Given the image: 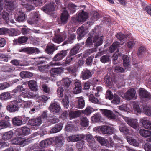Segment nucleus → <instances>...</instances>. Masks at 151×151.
I'll list each match as a JSON object with an SVG mask.
<instances>
[{
	"mask_svg": "<svg viewBox=\"0 0 151 151\" xmlns=\"http://www.w3.org/2000/svg\"><path fill=\"white\" fill-rule=\"evenodd\" d=\"M18 17L17 21L19 22H23L25 19V15L24 13L22 12H19L18 13Z\"/></svg>",
	"mask_w": 151,
	"mask_h": 151,
	"instance_id": "obj_44",
	"label": "nucleus"
},
{
	"mask_svg": "<svg viewBox=\"0 0 151 151\" xmlns=\"http://www.w3.org/2000/svg\"><path fill=\"white\" fill-rule=\"evenodd\" d=\"M49 67V65H40L38 67V69L39 71L41 72L47 71L48 70Z\"/></svg>",
	"mask_w": 151,
	"mask_h": 151,
	"instance_id": "obj_55",
	"label": "nucleus"
},
{
	"mask_svg": "<svg viewBox=\"0 0 151 151\" xmlns=\"http://www.w3.org/2000/svg\"><path fill=\"white\" fill-rule=\"evenodd\" d=\"M80 115V113L78 111H71L69 113V116L70 118H74L78 117Z\"/></svg>",
	"mask_w": 151,
	"mask_h": 151,
	"instance_id": "obj_54",
	"label": "nucleus"
},
{
	"mask_svg": "<svg viewBox=\"0 0 151 151\" xmlns=\"http://www.w3.org/2000/svg\"><path fill=\"white\" fill-rule=\"evenodd\" d=\"M127 139L128 142L131 145L136 147H138L139 146V142L135 139L131 137H127Z\"/></svg>",
	"mask_w": 151,
	"mask_h": 151,
	"instance_id": "obj_31",
	"label": "nucleus"
},
{
	"mask_svg": "<svg viewBox=\"0 0 151 151\" xmlns=\"http://www.w3.org/2000/svg\"><path fill=\"white\" fill-rule=\"evenodd\" d=\"M38 18L37 12H35L34 13L32 18L28 20V23L30 24H33L37 23Z\"/></svg>",
	"mask_w": 151,
	"mask_h": 151,
	"instance_id": "obj_29",
	"label": "nucleus"
},
{
	"mask_svg": "<svg viewBox=\"0 0 151 151\" xmlns=\"http://www.w3.org/2000/svg\"><path fill=\"white\" fill-rule=\"evenodd\" d=\"M89 101L93 103L97 104L99 102L98 99L95 97L92 94L90 95L89 96Z\"/></svg>",
	"mask_w": 151,
	"mask_h": 151,
	"instance_id": "obj_51",
	"label": "nucleus"
},
{
	"mask_svg": "<svg viewBox=\"0 0 151 151\" xmlns=\"http://www.w3.org/2000/svg\"><path fill=\"white\" fill-rule=\"evenodd\" d=\"M101 119L100 114L99 113H96L91 117V119L93 122H95L99 121Z\"/></svg>",
	"mask_w": 151,
	"mask_h": 151,
	"instance_id": "obj_46",
	"label": "nucleus"
},
{
	"mask_svg": "<svg viewBox=\"0 0 151 151\" xmlns=\"http://www.w3.org/2000/svg\"><path fill=\"white\" fill-rule=\"evenodd\" d=\"M120 131L124 133H127L128 129L124 124L122 123H120L119 126Z\"/></svg>",
	"mask_w": 151,
	"mask_h": 151,
	"instance_id": "obj_48",
	"label": "nucleus"
},
{
	"mask_svg": "<svg viewBox=\"0 0 151 151\" xmlns=\"http://www.w3.org/2000/svg\"><path fill=\"white\" fill-rule=\"evenodd\" d=\"M80 48V45L77 44L73 47L70 51V54L71 56H73L76 54L78 52Z\"/></svg>",
	"mask_w": 151,
	"mask_h": 151,
	"instance_id": "obj_36",
	"label": "nucleus"
},
{
	"mask_svg": "<svg viewBox=\"0 0 151 151\" xmlns=\"http://www.w3.org/2000/svg\"><path fill=\"white\" fill-rule=\"evenodd\" d=\"M76 7L77 6L73 4L70 3L68 5V8L70 12L71 13H73L75 12Z\"/></svg>",
	"mask_w": 151,
	"mask_h": 151,
	"instance_id": "obj_52",
	"label": "nucleus"
},
{
	"mask_svg": "<svg viewBox=\"0 0 151 151\" xmlns=\"http://www.w3.org/2000/svg\"><path fill=\"white\" fill-rule=\"evenodd\" d=\"M120 44L119 42H114L111 45L109 49V52H113L116 49H117V52H119L118 48L120 47Z\"/></svg>",
	"mask_w": 151,
	"mask_h": 151,
	"instance_id": "obj_30",
	"label": "nucleus"
},
{
	"mask_svg": "<svg viewBox=\"0 0 151 151\" xmlns=\"http://www.w3.org/2000/svg\"><path fill=\"white\" fill-rule=\"evenodd\" d=\"M103 38L102 37H99L98 35H96L94 37L93 42L95 45L98 46L101 45L102 43Z\"/></svg>",
	"mask_w": 151,
	"mask_h": 151,
	"instance_id": "obj_23",
	"label": "nucleus"
},
{
	"mask_svg": "<svg viewBox=\"0 0 151 151\" xmlns=\"http://www.w3.org/2000/svg\"><path fill=\"white\" fill-rule=\"evenodd\" d=\"M124 120L131 127L137 130L139 129V126L138 124L137 120L136 119H131L128 117H124Z\"/></svg>",
	"mask_w": 151,
	"mask_h": 151,
	"instance_id": "obj_2",
	"label": "nucleus"
},
{
	"mask_svg": "<svg viewBox=\"0 0 151 151\" xmlns=\"http://www.w3.org/2000/svg\"><path fill=\"white\" fill-rule=\"evenodd\" d=\"M116 36L117 39L120 40H123V39L127 37V35H124L121 33H117L116 35Z\"/></svg>",
	"mask_w": 151,
	"mask_h": 151,
	"instance_id": "obj_59",
	"label": "nucleus"
},
{
	"mask_svg": "<svg viewBox=\"0 0 151 151\" xmlns=\"http://www.w3.org/2000/svg\"><path fill=\"white\" fill-rule=\"evenodd\" d=\"M143 110L145 114L148 116L151 115V106H145L143 108Z\"/></svg>",
	"mask_w": 151,
	"mask_h": 151,
	"instance_id": "obj_50",
	"label": "nucleus"
},
{
	"mask_svg": "<svg viewBox=\"0 0 151 151\" xmlns=\"http://www.w3.org/2000/svg\"><path fill=\"white\" fill-rule=\"evenodd\" d=\"M8 120H2L0 121V129L6 128L9 127V122Z\"/></svg>",
	"mask_w": 151,
	"mask_h": 151,
	"instance_id": "obj_40",
	"label": "nucleus"
},
{
	"mask_svg": "<svg viewBox=\"0 0 151 151\" xmlns=\"http://www.w3.org/2000/svg\"><path fill=\"white\" fill-rule=\"evenodd\" d=\"M92 76L90 71L86 69H84L81 74V77L83 80H86L90 78Z\"/></svg>",
	"mask_w": 151,
	"mask_h": 151,
	"instance_id": "obj_16",
	"label": "nucleus"
},
{
	"mask_svg": "<svg viewBox=\"0 0 151 151\" xmlns=\"http://www.w3.org/2000/svg\"><path fill=\"white\" fill-rule=\"evenodd\" d=\"M140 135L145 137H148L151 135V131L143 129H141L139 131Z\"/></svg>",
	"mask_w": 151,
	"mask_h": 151,
	"instance_id": "obj_33",
	"label": "nucleus"
},
{
	"mask_svg": "<svg viewBox=\"0 0 151 151\" xmlns=\"http://www.w3.org/2000/svg\"><path fill=\"white\" fill-rule=\"evenodd\" d=\"M65 70L71 73H75L76 71L75 67L74 66H70L67 67L65 68Z\"/></svg>",
	"mask_w": 151,
	"mask_h": 151,
	"instance_id": "obj_58",
	"label": "nucleus"
},
{
	"mask_svg": "<svg viewBox=\"0 0 151 151\" xmlns=\"http://www.w3.org/2000/svg\"><path fill=\"white\" fill-rule=\"evenodd\" d=\"M96 140L99 142L101 145L109 147V144L108 141L104 138L99 136H96Z\"/></svg>",
	"mask_w": 151,
	"mask_h": 151,
	"instance_id": "obj_19",
	"label": "nucleus"
},
{
	"mask_svg": "<svg viewBox=\"0 0 151 151\" xmlns=\"http://www.w3.org/2000/svg\"><path fill=\"white\" fill-rule=\"evenodd\" d=\"M27 84L29 88L34 91L38 90L37 85L36 81L34 80H30L28 81Z\"/></svg>",
	"mask_w": 151,
	"mask_h": 151,
	"instance_id": "obj_21",
	"label": "nucleus"
},
{
	"mask_svg": "<svg viewBox=\"0 0 151 151\" xmlns=\"http://www.w3.org/2000/svg\"><path fill=\"white\" fill-rule=\"evenodd\" d=\"M84 137L83 134L72 135L68 137L69 141L76 142L83 139Z\"/></svg>",
	"mask_w": 151,
	"mask_h": 151,
	"instance_id": "obj_17",
	"label": "nucleus"
},
{
	"mask_svg": "<svg viewBox=\"0 0 151 151\" xmlns=\"http://www.w3.org/2000/svg\"><path fill=\"white\" fill-rule=\"evenodd\" d=\"M62 124H57L54 127L51 129L50 132L51 133H54L58 132L62 129Z\"/></svg>",
	"mask_w": 151,
	"mask_h": 151,
	"instance_id": "obj_27",
	"label": "nucleus"
},
{
	"mask_svg": "<svg viewBox=\"0 0 151 151\" xmlns=\"http://www.w3.org/2000/svg\"><path fill=\"white\" fill-rule=\"evenodd\" d=\"M113 98V100L111 101L112 103L114 104H117L119 103L120 99V97L119 96L115 95Z\"/></svg>",
	"mask_w": 151,
	"mask_h": 151,
	"instance_id": "obj_53",
	"label": "nucleus"
},
{
	"mask_svg": "<svg viewBox=\"0 0 151 151\" xmlns=\"http://www.w3.org/2000/svg\"><path fill=\"white\" fill-rule=\"evenodd\" d=\"M100 129L102 133L105 134H111L114 131V128L112 125L103 126Z\"/></svg>",
	"mask_w": 151,
	"mask_h": 151,
	"instance_id": "obj_3",
	"label": "nucleus"
},
{
	"mask_svg": "<svg viewBox=\"0 0 151 151\" xmlns=\"http://www.w3.org/2000/svg\"><path fill=\"white\" fill-rule=\"evenodd\" d=\"M88 17L87 13L84 11L78 14L77 17L76 18V21L81 22H83L87 19Z\"/></svg>",
	"mask_w": 151,
	"mask_h": 151,
	"instance_id": "obj_7",
	"label": "nucleus"
},
{
	"mask_svg": "<svg viewBox=\"0 0 151 151\" xmlns=\"http://www.w3.org/2000/svg\"><path fill=\"white\" fill-rule=\"evenodd\" d=\"M76 35L74 34H72L68 37V40L63 42L62 44L63 45H64L66 44L71 43L72 40H74L76 38Z\"/></svg>",
	"mask_w": 151,
	"mask_h": 151,
	"instance_id": "obj_47",
	"label": "nucleus"
},
{
	"mask_svg": "<svg viewBox=\"0 0 151 151\" xmlns=\"http://www.w3.org/2000/svg\"><path fill=\"white\" fill-rule=\"evenodd\" d=\"M136 91L134 89H129L125 93V98L128 100H132L136 97Z\"/></svg>",
	"mask_w": 151,
	"mask_h": 151,
	"instance_id": "obj_5",
	"label": "nucleus"
},
{
	"mask_svg": "<svg viewBox=\"0 0 151 151\" xmlns=\"http://www.w3.org/2000/svg\"><path fill=\"white\" fill-rule=\"evenodd\" d=\"M61 102L65 108H67L69 106V101L68 96L65 95L62 99Z\"/></svg>",
	"mask_w": 151,
	"mask_h": 151,
	"instance_id": "obj_37",
	"label": "nucleus"
},
{
	"mask_svg": "<svg viewBox=\"0 0 151 151\" xmlns=\"http://www.w3.org/2000/svg\"><path fill=\"white\" fill-rule=\"evenodd\" d=\"M63 91L64 90L62 87H60L58 88L57 91V93L59 97H62L63 96Z\"/></svg>",
	"mask_w": 151,
	"mask_h": 151,
	"instance_id": "obj_64",
	"label": "nucleus"
},
{
	"mask_svg": "<svg viewBox=\"0 0 151 151\" xmlns=\"http://www.w3.org/2000/svg\"><path fill=\"white\" fill-rule=\"evenodd\" d=\"M71 82V81L67 78H63L60 81L57 82V84L58 86L61 85L67 88L70 86Z\"/></svg>",
	"mask_w": 151,
	"mask_h": 151,
	"instance_id": "obj_13",
	"label": "nucleus"
},
{
	"mask_svg": "<svg viewBox=\"0 0 151 151\" xmlns=\"http://www.w3.org/2000/svg\"><path fill=\"white\" fill-rule=\"evenodd\" d=\"M99 17V15L98 12H92V15L90 19L91 22L93 23L95 21L98 19Z\"/></svg>",
	"mask_w": 151,
	"mask_h": 151,
	"instance_id": "obj_42",
	"label": "nucleus"
},
{
	"mask_svg": "<svg viewBox=\"0 0 151 151\" xmlns=\"http://www.w3.org/2000/svg\"><path fill=\"white\" fill-rule=\"evenodd\" d=\"M22 100L21 99L18 100L14 101L11 102L10 104V111L13 112L16 111L18 109V105L17 103L22 102Z\"/></svg>",
	"mask_w": 151,
	"mask_h": 151,
	"instance_id": "obj_18",
	"label": "nucleus"
},
{
	"mask_svg": "<svg viewBox=\"0 0 151 151\" xmlns=\"http://www.w3.org/2000/svg\"><path fill=\"white\" fill-rule=\"evenodd\" d=\"M13 125L15 126H19L23 124V122L17 117L12 118V120Z\"/></svg>",
	"mask_w": 151,
	"mask_h": 151,
	"instance_id": "obj_25",
	"label": "nucleus"
},
{
	"mask_svg": "<svg viewBox=\"0 0 151 151\" xmlns=\"http://www.w3.org/2000/svg\"><path fill=\"white\" fill-rule=\"evenodd\" d=\"M52 143V142L50 139L45 140L40 142V146L42 147H44L51 144Z\"/></svg>",
	"mask_w": 151,
	"mask_h": 151,
	"instance_id": "obj_43",
	"label": "nucleus"
},
{
	"mask_svg": "<svg viewBox=\"0 0 151 151\" xmlns=\"http://www.w3.org/2000/svg\"><path fill=\"white\" fill-rule=\"evenodd\" d=\"M17 7L15 0H10V10H13Z\"/></svg>",
	"mask_w": 151,
	"mask_h": 151,
	"instance_id": "obj_63",
	"label": "nucleus"
},
{
	"mask_svg": "<svg viewBox=\"0 0 151 151\" xmlns=\"http://www.w3.org/2000/svg\"><path fill=\"white\" fill-rule=\"evenodd\" d=\"M21 129L22 131V135H26L29 134L31 133V130L29 128L26 127H22Z\"/></svg>",
	"mask_w": 151,
	"mask_h": 151,
	"instance_id": "obj_39",
	"label": "nucleus"
},
{
	"mask_svg": "<svg viewBox=\"0 0 151 151\" xmlns=\"http://www.w3.org/2000/svg\"><path fill=\"white\" fill-rule=\"evenodd\" d=\"M92 108L90 107H87L83 111V113L85 114L88 115L90 114L93 111Z\"/></svg>",
	"mask_w": 151,
	"mask_h": 151,
	"instance_id": "obj_60",
	"label": "nucleus"
},
{
	"mask_svg": "<svg viewBox=\"0 0 151 151\" xmlns=\"http://www.w3.org/2000/svg\"><path fill=\"white\" fill-rule=\"evenodd\" d=\"M67 50H62L60 52L57 53L53 58L55 61H58L61 60L67 55Z\"/></svg>",
	"mask_w": 151,
	"mask_h": 151,
	"instance_id": "obj_9",
	"label": "nucleus"
},
{
	"mask_svg": "<svg viewBox=\"0 0 151 151\" xmlns=\"http://www.w3.org/2000/svg\"><path fill=\"white\" fill-rule=\"evenodd\" d=\"M49 109L51 112L53 113H58L61 110L60 105L55 102L50 104Z\"/></svg>",
	"mask_w": 151,
	"mask_h": 151,
	"instance_id": "obj_12",
	"label": "nucleus"
},
{
	"mask_svg": "<svg viewBox=\"0 0 151 151\" xmlns=\"http://www.w3.org/2000/svg\"><path fill=\"white\" fill-rule=\"evenodd\" d=\"M21 105L24 108H31L33 105V103L30 101H23Z\"/></svg>",
	"mask_w": 151,
	"mask_h": 151,
	"instance_id": "obj_35",
	"label": "nucleus"
},
{
	"mask_svg": "<svg viewBox=\"0 0 151 151\" xmlns=\"http://www.w3.org/2000/svg\"><path fill=\"white\" fill-rule=\"evenodd\" d=\"M42 122V119L41 117H39L30 119L29 123L31 126L37 127L41 124Z\"/></svg>",
	"mask_w": 151,
	"mask_h": 151,
	"instance_id": "obj_6",
	"label": "nucleus"
},
{
	"mask_svg": "<svg viewBox=\"0 0 151 151\" xmlns=\"http://www.w3.org/2000/svg\"><path fill=\"white\" fill-rule=\"evenodd\" d=\"M139 96L142 98L149 99L150 97L149 93L143 88L139 89Z\"/></svg>",
	"mask_w": 151,
	"mask_h": 151,
	"instance_id": "obj_26",
	"label": "nucleus"
},
{
	"mask_svg": "<svg viewBox=\"0 0 151 151\" xmlns=\"http://www.w3.org/2000/svg\"><path fill=\"white\" fill-rule=\"evenodd\" d=\"M88 145L93 150H95V141L93 136L90 134L86 135Z\"/></svg>",
	"mask_w": 151,
	"mask_h": 151,
	"instance_id": "obj_8",
	"label": "nucleus"
},
{
	"mask_svg": "<svg viewBox=\"0 0 151 151\" xmlns=\"http://www.w3.org/2000/svg\"><path fill=\"white\" fill-rule=\"evenodd\" d=\"M113 95L111 91L109 90L107 91L106 93V97L107 99L111 100L113 98Z\"/></svg>",
	"mask_w": 151,
	"mask_h": 151,
	"instance_id": "obj_62",
	"label": "nucleus"
},
{
	"mask_svg": "<svg viewBox=\"0 0 151 151\" xmlns=\"http://www.w3.org/2000/svg\"><path fill=\"white\" fill-rule=\"evenodd\" d=\"M81 124L83 127H87L89 124V121L86 117H82L81 118Z\"/></svg>",
	"mask_w": 151,
	"mask_h": 151,
	"instance_id": "obj_41",
	"label": "nucleus"
},
{
	"mask_svg": "<svg viewBox=\"0 0 151 151\" xmlns=\"http://www.w3.org/2000/svg\"><path fill=\"white\" fill-rule=\"evenodd\" d=\"M20 52H24L29 54L34 53H38L40 52V50L37 48L33 47L24 48L21 50Z\"/></svg>",
	"mask_w": 151,
	"mask_h": 151,
	"instance_id": "obj_10",
	"label": "nucleus"
},
{
	"mask_svg": "<svg viewBox=\"0 0 151 151\" xmlns=\"http://www.w3.org/2000/svg\"><path fill=\"white\" fill-rule=\"evenodd\" d=\"M101 110L102 114L104 116L112 119H116V116L110 110L106 109H101Z\"/></svg>",
	"mask_w": 151,
	"mask_h": 151,
	"instance_id": "obj_14",
	"label": "nucleus"
},
{
	"mask_svg": "<svg viewBox=\"0 0 151 151\" xmlns=\"http://www.w3.org/2000/svg\"><path fill=\"white\" fill-rule=\"evenodd\" d=\"M140 122L145 128L147 129H151V121L146 120L145 118H143L140 119Z\"/></svg>",
	"mask_w": 151,
	"mask_h": 151,
	"instance_id": "obj_22",
	"label": "nucleus"
},
{
	"mask_svg": "<svg viewBox=\"0 0 151 151\" xmlns=\"http://www.w3.org/2000/svg\"><path fill=\"white\" fill-rule=\"evenodd\" d=\"M64 68L62 67L54 68H52L50 71L51 74L53 76L59 75L63 73L64 71Z\"/></svg>",
	"mask_w": 151,
	"mask_h": 151,
	"instance_id": "obj_15",
	"label": "nucleus"
},
{
	"mask_svg": "<svg viewBox=\"0 0 151 151\" xmlns=\"http://www.w3.org/2000/svg\"><path fill=\"white\" fill-rule=\"evenodd\" d=\"M123 65L125 68V69L127 68L129 65V57L127 55H124L123 56Z\"/></svg>",
	"mask_w": 151,
	"mask_h": 151,
	"instance_id": "obj_49",
	"label": "nucleus"
},
{
	"mask_svg": "<svg viewBox=\"0 0 151 151\" xmlns=\"http://www.w3.org/2000/svg\"><path fill=\"white\" fill-rule=\"evenodd\" d=\"M85 106V102L83 99L82 97H79L78 100L77 108L79 109L83 108Z\"/></svg>",
	"mask_w": 151,
	"mask_h": 151,
	"instance_id": "obj_38",
	"label": "nucleus"
},
{
	"mask_svg": "<svg viewBox=\"0 0 151 151\" xmlns=\"http://www.w3.org/2000/svg\"><path fill=\"white\" fill-rule=\"evenodd\" d=\"M55 5L54 3H50L46 5L45 7L42 8L41 9L45 13L51 14L55 10Z\"/></svg>",
	"mask_w": 151,
	"mask_h": 151,
	"instance_id": "obj_4",
	"label": "nucleus"
},
{
	"mask_svg": "<svg viewBox=\"0 0 151 151\" xmlns=\"http://www.w3.org/2000/svg\"><path fill=\"white\" fill-rule=\"evenodd\" d=\"M55 50L53 44H49L47 45L45 51L47 54H52Z\"/></svg>",
	"mask_w": 151,
	"mask_h": 151,
	"instance_id": "obj_28",
	"label": "nucleus"
},
{
	"mask_svg": "<svg viewBox=\"0 0 151 151\" xmlns=\"http://www.w3.org/2000/svg\"><path fill=\"white\" fill-rule=\"evenodd\" d=\"M104 81L106 85L110 86L111 83V79L109 76H106L104 78Z\"/></svg>",
	"mask_w": 151,
	"mask_h": 151,
	"instance_id": "obj_57",
	"label": "nucleus"
},
{
	"mask_svg": "<svg viewBox=\"0 0 151 151\" xmlns=\"http://www.w3.org/2000/svg\"><path fill=\"white\" fill-rule=\"evenodd\" d=\"M66 37V35L65 32H62L61 35H58L55 36L53 39L54 42L59 43L62 42Z\"/></svg>",
	"mask_w": 151,
	"mask_h": 151,
	"instance_id": "obj_11",
	"label": "nucleus"
},
{
	"mask_svg": "<svg viewBox=\"0 0 151 151\" xmlns=\"http://www.w3.org/2000/svg\"><path fill=\"white\" fill-rule=\"evenodd\" d=\"M100 59L102 63H105L109 61V57L107 55H103L101 57Z\"/></svg>",
	"mask_w": 151,
	"mask_h": 151,
	"instance_id": "obj_61",
	"label": "nucleus"
},
{
	"mask_svg": "<svg viewBox=\"0 0 151 151\" xmlns=\"http://www.w3.org/2000/svg\"><path fill=\"white\" fill-rule=\"evenodd\" d=\"M69 16L68 12L65 9H64L61 16L60 19L61 23L65 24L67 22Z\"/></svg>",
	"mask_w": 151,
	"mask_h": 151,
	"instance_id": "obj_20",
	"label": "nucleus"
},
{
	"mask_svg": "<svg viewBox=\"0 0 151 151\" xmlns=\"http://www.w3.org/2000/svg\"><path fill=\"white\" fill-rule=\"evenodd\" d=\"M133 108L135 112L140 113L141 112V110L139 104L136 103H134L133 104Z\"/></svg>",
	"mask_w": 151,
	"mask_h": 151,
	"instance_id": "obj_56",
	"label": "nucleus"
},
{
	"mask_svg": "<svg viewBox=\"0 0 151 151\" xmlns=\"http://www.w3.org/2000/svg\"><path fill=\"white\" fill-rule=\"evenodd\" d=\"M77 32L78 35V36L77 37V39L79 40L81 38L83 37L86 34V32L85 31L84 28L83 26L80 27L77 31Z\"/></svg>",
	"mask_w": 151,
	"mask_h": 151,
	"instance_id": "obj_24",
	"label": "nucleus"
},
{
	"mask_svg": "<svg viewBox=\"0 0 151 151\" xmlns=\"http://www.w3.org/2000/svg\"><path fill=\"white\" fill-rule=\"evenodd\" d=\"M20 76L22 78H28L31 77L32 73L29 72L22 71L20 73Z\"/></svg>",
	"mask_w": 151,
	"mask_h": 151,
	"instance_id": "obj_34",
	"label": "nucleus"
},
{
	"mask_svg": "<svg viewBox=\"0 0 151 151\" xmlns=\"http://www.w3.org/2000/svg\"><path fill=\"white\" fill-rule=\"evenodd\" d=\"M9 98V93L8 92L3 93L0 95V99L2 100H6Z\"/></svg>",
	"mask_w": 151,
	"mask_h": 151,
	"instance_id": "obj_45",
	"label": "nucleus"
},
{
	"mask_svg": "<svg viewBox=\"0 0 151 151\" xmlns=\"http://www.w3.org/2000/svg\"><path fill=\"white\" fill-rule=\"evenodd\" d=\"M29 139H26L25 138L18 137L15 138L12 140V143L13 144H18L24 146L29 144Z\"/></svg>",
	"mask_w": 151,
	"mask_h": 151,
	"instance_id": "obj_1",
	"label": "nucleus"
},
{
	"mask_svg": "<svg viewBox=\"0 0 151 151\" xmlns=\"http://www.w3.org/2000/svg\"><path fill=\"white\" fill-rule=\"evenodd\" d=\"M55 145L56 146L60 147L63 144V137L62 136L56 137L55 138Z\"/></svg>",
	"mask_w": 151,
	"mask_h": 151,
	"instance_id": "obj_32",
	"label": "nucleus"
}]
</instances>
